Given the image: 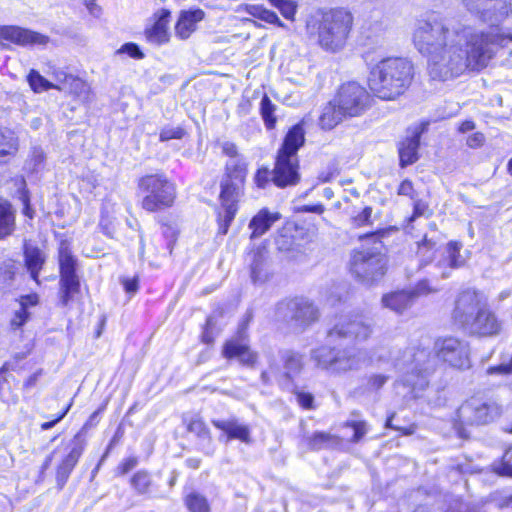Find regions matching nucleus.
Masks as SVG:
<instances>
[{
    "instance_id": "f257e3e1",
    "label": "nucleus",
    "mask_w": 512,
    "mask_h": 512,
    "mask_svg": "<svg viewBox=\"0 0 512 512\" xmlns=\"http://www.w3.org/2000/svg\"><path fill=\"white\" fill-rule=\"evenodd\" d=\"M512 41V34L494 38L474 27L449 28L443 21H421L414 32L418 51L427 57L431 80L445 82L459 77L466 69L485 68L500 47Z\"/></svg>"
},
{
    "instance_id": "f03ea898",
    "label": "nucleus",
    "mask_w": 512,
    "mask_h": 512,
    "mask_svg": "<svg viewBox=\"0 0 512 512\" xmlns=\"http://www.w3.org/2000/svg\"><path fill=\"white\" fill-rule=\"evenodd\" d=\"M353 26V15L343 9H317L306 19V33L327 52H338L344 48Z\"/></svg>"
},
{
    "instance_id": "7ed1b4c3",
    "label": "nucleus",
    "mask_w": 512,
    "mask_h": 512,
    "mask_svg": "<svg viewBox=\"0 0 512 512\" xmlns=\"http://www.w3.org/2000/svg\"><path fill=\"white\" fill-rule=\"evenodd\" d=\"M413 75V64L407 58L388 57L371 66L368 84L378 98L393 100L407 90Z\"/></svg>"
},
{
    "instance_id": "20e7f679",
    "label": "nucleus",
    "mask_w": 512,
    "mask_h": 512,
    "mask_svg": "<svg viewBox=\"0 0 512 512\" xmlns=\"http://www.w3.org/2000/svg\"><path fill=\"white\" fill-rule=\"evenodd\" d=\"M395 368L402 373L399 384L409 389L413 398L420 396L429 385V376L434 371L435 359L424 347H409L394 359Z\"/></svg>"
},
{
    "instance_id": "39448f33",
    "label": "nucleus",
    "mask_w": 512,
    "mask_h": 512,
    "mask_svg": "<svg viewBox=\"0 0 512 512\" xmlns=\"http://www.w3.org/2000/svg\"><path fill=\"white\" fill-rule=\"evenodd\" d=\"M305 143V133L301 124H296L287 132L277 151L273 168L272 183L278 188L295 186L300 182L298 151Z\"/></svg>"
},
{
    "instance_id": "423d86ee",
    "label": "nucleus",
    "mask_w": 512,
    "mask_h": 512,
    "mask_svg": "<svg viewBox=\"0 0 512 512\" xmlns=\"http://www.w3.org/2000/svg\"><path fill=\"white\" fill-rule=\"evenodd\" d=\"M137 189L143 195L141 206L148 212L170 208L176 199L175 184L162 173L140 177Z\"/></svg>"
},
{
    "instance_id": "0eeeda50",
    "label": "nucleus",
    "mask_w": 512,
    "mask_h": 512,
    "mask_svg": "<svg viewBox=\"0 0 512 512\" xmlns=\"http://www.w3.org/2000/svg\"><path fill=\"white\" fill-rule=\"evenodd\" d=\"M311 360L318 368L332 374H342L359 369L366 361V353L355 347L339 349L321 346L311 351Z\"/></svg>"
},
{
    "instance_id": "6e6552de",
    "label": "nucleus",
    "mask_w": 512,
    "mask_h": 512,
    "mask_svg": "<svg viewBox=\"0 0 512 512\" xmlns=\"http://www.w3.org/2000/svg\"><path fill=\"white\" fill-rule=\"evenodd\" d=\"M387 261L378 247L355 250L350 259V271L365 285L378 282L386 273Z\"/></svg>"
},
{
    "instance_id": "1a4fd4ad",
    "label": "nucleus",
    "mask_w": 512,
    "mask_h": 512,
    "mask_svg": "<svg viewBox=\"0 0 512 512\" xmlns=\"http://www.w3.org/2000/svg\"><path fill=\"white\" fill-rule=\"evenodd\" d=\"M464 7L478 20L489 25L484 34L494 38L497 34H512L500 24L508 17L507 0H462Z\"/></svg>"
},
{
    "instance_id": "9d476101",
    "label": "nucleus",
    "mask_w": 512,
    "mask_h": 512,
    "mask_svg": "<svg viewBox=\"0 0 512 512\" xmlns=\"http://www.w3.org/2000/svg\"><path fill=\"white\" fill-rule=\"evenodd\" d=\"M279 321L295 331L302 332L319 318L318 308L308 299L294 298L278 303L275 312Z\"/></svg>"
},
{
    "instance_id": "9b49d317",
    "label": "nucleus",
    "mask_w": 512,
    "mask_h": 512,
    "mask_svg": "<svg viewBox=\"0 0 512 512\" xmlns=\"http://www.w3.org/2000/svg\"><path fill=\"white\" fill-rule=\"evenodd\" d=\"M501 405L491 398L472 397L457 410V417L464 425H486L500 417Z\"/></svg>"
},
{
    "instance_id": "f8f14e48",
    "label": "nucleus",
    "mask_w": 512,
    "mask_h": 512,
    "mask_svg": "<svg viewBox=\"0 0 512 512\" xmlns=\"http://www.w3.org/2000/svg\"><path fill=\"white\" fill-rule=\"evenodd\" d=\"M251 314L239 324L238 330L234 336L226 340L222 347V356L227 360H237L241 365L254 367L258 360V354L250 348L248 325L251 320Z\"/></svg>"
},
{
    "instance_id": "ddd939ff",
    "label": "nucleus",
    "mask_w": 512,
    "mask_h": 512,
    "mask_svg": "<svg viewBox=\"0 0 512 512\" xmlns=\"http://www.w3.org/2000/svg\"><path fill=\"white\" fill-rule=\"evenodd\" d=\"M334 99L347 117L361 115L370 105L369 93L357 82L343 84Z\"/></svg>"
},
{
    "instance_id": "4468645a",
    "label": "nucleus",
    "mask_w": 512,
    "mask_h": 512,
    "mask_svg": "<svg viewBox=\"0 0 512 512\" xmlns=\"http://www.w3.org/2000/svg\"><path fill=\"white\" fill-rule=\"evenodd\" d=\"M435 350L437 357L451 367L464 370L471 366L469 344L464 340L456 337L437 340Z\"/></svg>"
},
{
    "instance_id": "2eb2a0df",
    "label": "nucleus",
    "mask_w": 512,
    "mask_h": 512,
    "mask_svg": "<svg viewBox=\"0 0 512 512\" xmlns=\"http://www.w3.org/2000/svg\"><path fill=\"white\" fill-rule=\"evenodd\" d=\"M225 170L221 181L220 199L238 201L244 188L247 164L243 159H230L226 163Z\"/></svg>"
},
{
    "instance_id": "dca6fc26",
    "label": "nucleus",
    "mask_w": 512,
    "mask_h": 512,
    "mask_svg": "<svg viewBox=\"0 0 512 512\" xmlns=\"http://www.w3.org/2000/svg\"><path fill=\"white\" fill-rule=\"evenodd\" d=\"M61 304L67 306L74 294L80 288L79 278L76 274V259L68 248L59 251Z\"/></svg>"
},
{
    "instance_id": "f3484780",
    "label": "nucleus",
    "mask_w": 512,
    "mask_h": 512,
    "mask_svg": "<svg viewBox=\"0 0 512 512\" xmlns=\"http://www.w3.org/2000/svg\"><path fill=\"white\" fill-rule=\"evenodd\" d=\"M487 306L479 293L472 289H466L459 293L455 300L452 318L463 330L469 322Z\"/></svg>"
},
{
    "instance_id": "a211bd4d",
    "label": "nucleus",
    "mask_w": 512,
    "mask_h": 512,
    "mask_svg": "<svg viewBox=\"0 0 512 512\" xmlns=\"http://www.w3.org/2000/svg\"><path fill=\"white\" fill-rule=\"evenodd\" d=\"M372 333V326L368 319L362 316H348L342 318L330 331L329 338H347L366 340Z\"/></svg>"
},
{
    "instance_id": "6ab92c4d",
    "label": "nucleus",
    "mask_w": 512,
    "mask_h": 512,
    "mask_svg": "<svg viewBox=\"0 0 512 512\" xmlns=\"http://www.w3.org/2000/svg\"><path fill=\"white\" fill-rule=\"evenodd\" d=\"M87 442L82 432H78L67 445L68 453L57 466L56 482L59 489H62L67 483L70 474L82 456Z\"/></svg>"
},
{
    "instance_id": "aec40b11",
    "label": "nucleus",
    "mask_w": 512,
    "mask_h": 512,
    "mask_svg": "<svg viewBox=\"0 0 512 512\" xmlns=\"http://www.w3.org/2000/svg\"><path fill=\"white\" fill-rule=\"evenodd\" d=\"M502 324L494 312L486 306L469 322L464 329L471 336L493 337L501 332Z\"/></svg>"
},
{
    "instance_id": "412c9836",
    "label": "nucleus",
    "mask_w": 512,
    "mask_h": 512,
    "mask_svg": "<svg viewBox=\"0 0 512 512\" xmlns=\"http://www.w3.org/2000/svg\"><path fill=\"white\" fill-rule=\"evenodd\" d=\"M461 248L460 242H449L441 257L431 266L430 273L435 277L446 279L450 277L451 270L464 266L465 260L460 255Z\"/></svg>"
},
{
    "instance_id": "4be33fe9",
    "label": "nucleus",
    "mask_w": 512,
    "mask_h": 512,
    "mask_svg": "<svg viewBox=\"0 0 512 512\" xmlns=\"http://www.w3.org/2000/svg\"><path fill=\"white\" fill-rule=\"evenodd\" d=\"M424 128V126H417L409 129L406 138L399 143V164L402 168L412 165L418 160L420 138Z\"/></svg>"
},
{
    "instance_id": "5701e85b",
    "label": "nucleus",
    "mask_w": 512,
    "mask_h": 512,
    "mask_svg": "<svg viewBox=\"0 0 512 512\" xmlns=\"http://www.w3.org/2000/svg\"><path fill=\"white\" fill-rule=\"evenodd\" d=\"M0 37L20 45L46 44L48 37L17 26L0 27Z\"/></svg>"
},
{
    "instance_id": "b1692460",
    "label": "nucleus",
    "mask_w": 512,
    "mask_h": 512,
    "mask_svg": "<svg viewBox=\"0 0 512 512\" xmlns=\"http://www.w3.org/2000/svg\"><path fill=\"white\" fill-rule=\"evenodd\" d=\"M205 18V12L202 9H192L181 11L178 21L175 25V34L180 39L185 40L196 30L197 23Z\"/></svg>"
},
{
    "instance_id": "393cba45",
    "label": "nucleus",
    "mask_w": 512,
    "mask_h": 512,
    "mask_svg": "<svg viewBox=\"0 0 512 512\" xmlns=\"http://www.w3.org/2000/svg\"><path fill=\"white\" fill-rule=\"evenodd\" d=\"M212 424L217 429L222 430L227 435L228 440L238 439L246 444L251 443L249 426L240 423L236 418L212 420Z\"/></svg>"
},
{
    "instance_id": "a878e982",
    "label": "nucleus",
    "mask_w": 512,
    "mask_h": 512,
    "mask_svg": "<svg viewBox=\"0 0 512 512\" xmlns=\"http://www.w3.org/2000/svg\"><path fill=\"white\" fill-rule=\"evenodd\" d=\"M250 261V277L253 283H263L269 277L267 251L257 248L248 254Z\"/></svg>"
},
{
    "instance_id": "bb28decb",
    "label": "nucleus",
    "mask_w": 512,
    "mask_h": 512,
    "mask_svg": "<svg viewBox=\"0 0 512 512\" xmlns=\"http://www.w3.org/2000/svg\"><path fill=\"white\" fill-rule=\"evenodd\" d=\"M187 422V430L196 435L199 440L200 449L206 455H212L215 451V447L212 443V437L210 430L205 422L198 416L190 418Z\"/></svg>"
},
{
    "instance_id": "cd10ccee",
    "label": "nucleus",
    "mask_w": 512,
    "mask_h": 512,
    "mask_svg": "<svg viewBox=\"0 0 512 512\" xmlns=\"http://www.w3.org/2000/svg\"><path fill=\"white\" fill-rule=\"evenodd\" d=\"M281 219L279 212H271L268 208L261 209L250 220L249 229L252 230L251 239H255L264 235L271 226Z\"/></svg>"
},
{
    "instance_id": "c85d7f7f",
    "label": "nucleus",
    "mask_w": 512,
    "mask_h": 512,
    "mask_svg": "<svg viewBox=\"0 0 512 512\" xmlns=\"http://www.w3.org/2000/svg\"><path fill=\"white\" fill-rule=\"evenodd\" d=\"M281 361L283 362L284 376L292 380L297 377L304 368V355L291 350L285 349L279 352Z\"/></svg>"
},
{
    "instance_id": "c756f323",
    "label": "nucleus",
    "mask_w": 512,
    "mask_h": 512,
    "mask_svg": "<svg viewBox=\"0 0 512 512\" xmlns=\"http://www.w3.org/2000/svg\"><path fill=\"white\" fill-rule=\"evenodd\" d=\"M16 228V211L12 204L0 196V240L12 235Z\"/></svg>"
},
{
    "instance_id": "7c9ffc66",
    "label": "nucleus",
    "mask_w": 512,
    "mask_h": 512,
    "mask_svg": "<svg viewBox=\"0 0 512 512\" xmlns=\"http://www.w3.org/2000/svg\"><path fill=\"white\" fill-rule=\"evenodd\" d=\"M25 265L33 280L38 281V275L45 262L43 252L29 242L24 243Z\"/></svg>"
},
{
    "instance_id": "2f4dec72",
    "label": "nucleus",
    "mask_w": 512,
    "mask_h": 512,
    "mask_svg": "<svg viewBox=\"0 0 512 512\" xmlns=\"http://www.w3.org/2000/svg\"><path fill=\"white\" fill-rule=\"evenodd\" d=\"M412 303V294L408 290L393 292L382 297L383 306L399 314L408 309Z\"/></svg>"
},
{
    "instance_id": "473e14b6",
    "label": "nucleus",
    "mask_w": 512,
    "mask_h": 512,
    "mask_svg": "<svg viewBox=\"0 0 512 512\" xmlns=\"http://www.w3.org/2000/svg\"><path fill=\"white\" fill-rule=\"evenodd\" d=\"M346 117L344 111L338 107L336 100L333 99L323 108L319 122L323 129L330 130Z\"/></svg>"
},
{
    "instance_id": "72a5a7b5",
    "label": "nucleus",
    "mask_w": 512,
    "mask_h": 512,
    "mask_svg": "<svg viewBox=\"0 0 512 512\" xmlns=\"http://www.w3.org/2000/svg\"><path fill=\"white\" fill-rule=\"evenodd\" d=\"M170 13L163 11L161 17L155 22V24L145 31L147 41L153 44L160 45L167 41L166 23Z\"/></svg>"
},
{
    "instance_id": "f704fd0d",
    "label": "nucleus",
    "mask_w": 512,
    "mask_h": 512,
    "mask_svg": "<svg viewBox=\"0 0 512 512\" xmlns=\"http://www.w3.org/2000/svg\"><path fill=\"white\" fill-rule=\"evenodd\" d=\"M221 211L218 213L219 218V233L226 234L229 226L233 221L237 212V201L221 199Z\"/></svg>"
},
{
    "instance_id": "c9c22d12",
    "label": "nucleus",
    "mask_w": 512,
    "mask_h": 512,
    "mask_svg": "<svg viewBox=\"0 0 512 512\" xmlns=\"http://www.w3.org/2000/svg\"><path fill=\"white\" fill-rule=\"evenodd\" d=\"M307 446L311 450L328 449L339 444L338 438L327 432H315L305 438Z\"/></svg>"
},
{
    "instance_id": "e433bc0d",
    "label": "nucleus",
    "mask_w": 512,
    "mask_h": 512,
    "mask_svg": "<svg viewBox=\"0 0 512 512\" xmlns=\"http://www.w3.org/2000/svg\"><path fill=\"white\" fill-rule=\"evenodd\" d=\"M18 150V139L9 129L0 130V162H5L6 157L13 155Z\"/></svg>"
},
{
    "instance_id": "4c0bfd02",
    "label": "nucleus",
    "mask_w": 512,
    "mask_h": 512,
    "mask_svg": "<svg viewBox=\"0 0 512 512\" xmlns=\"http://www.w3.org/2000/svg\"><path fill=\"white\" fill-rule=\"evenodd\" d=\"M275 110L276 106L272 103L270 98L266 94H264L260 102V114L267 129H273L275 127Z\"/></svg>"
},
{
    "instance_id": "58836bf2",
    "label": "nucleus",
    "mask_w": 512,
    "mask_h": 512,
    "mask_svg": "<svg viewBox=\"0 0 512 512\" xmlns=\"http://www.w3.org/2000/svg\"><path fill=\"white\" fill-rule=\"evenodd\" d=\"M27 81L31 87V89L36 92L40 93L43 91H47L51 88H54V84L49 82L47 79H45L40 73L34 69H32L28 76Z\"/></svg>"
},
{
    "instance_id": "ea45409f",
    "label": "nucleus",
    "mask_w": 512,
    "mask_h": 512,
    "mask_svg": "<svg viewBox=\"0 0 512 512\" xmlns=\"http://www.w3.org/2000/svg\"><path fill=\"white\" fill-rule=\"evenodd\" d=\"M185 503L190 512H210L207 499L201 494H189L185 499Z\"/></svg>"
},
{
    "instance_id": "a19ab883",
    "label": "nucleus",
    "mask_w": 512,
    "mask_h": 512,
    "mask_svg": "<svg viewBox=\"0 0 512 512\" xmlns=\"http://www.w3.org/2000/svg\"><path fill=\"white\" fill-rule=\"evenodd\" d=\"M436 242L425 236L421 242L418 243V253L421 257L420 267L423 268L431 262V256L434 254Z\"/></svg>"
},
{
    "instance_id": "79ce46f5",
    "label": "nucleus",
    "mask_w": 512,
    "mask_h": 512,
    "mask_svg": "<svg viewBox=\"0 0 512 512\" xmlns=\"http://www.w3.org/2000/svg\"><path fill=\"white\" fill-rule=\"evenodd\" d=\"M130 482L138 494H146L151 486V477L145 471H138L133 475Z\"/></svg>"
},
{
    "instance_id": "37998d69",
    "label": "nucleus",
    "mask_w": 512,
    "mask_h": 512,
    "mask_svg": "<svg viewBox=\"0 0 512 512\" xmlns=\"http://www.w3.org/2000/svg\"><path fill=\"white\" fill-rule=\"evenodd\" d=\"M268 2L288 20H294L296 14L297 5L292 0H268Z\"/></svg>"
},
{
    "instance_id": "c03bdc74",
    "label": "nucleus",
    "mask_w": 512,
    "mask_h": 512,
    "mask_svg": "<svg viewBox=\"0 0 512 512\" xmlns=\"http://www.w3.org/2000/svg\"><path fill=\"white\" fill-rule=\"evenodd\" d=\"M186 135V131L181 126L166 125L160 130L159 139L161 142H166L172 139H182Z\"/></svg>"
},
{
    "instance_id": "a18cd8bd",
    "label": "nucleus",
    "mask_w": 512,
    "mask_h": 512,
    "mask_svg": "<svg viewBox=\"0 0 512 512\" xmlns=\"http://www.w3.org/2000/svg\"><path fill=\"white\" fill-rule=\"evenodd\" d=\"M273 169L267 167L259 168L254 176V182L258 188L264 189L272 182Z\"/></svg>"
},
{
    "instance_id": "49530a36",
    "label": "nucleus",
    "mask_w": 512,
    "mask_h": 512,
    "mask_svg": "<svg viewBox=\"0 0 512 512\" xmlns=\"http://www.w3.org/2000/svg\"><path fill=\"white\" fill-rule=\"evenodd\" d=\"M372 211H373L372 207L366 206L365 208L362 209V211H360L356 215L352 216V218H351L352 224L355 227H363L366 225H370L372 223L371 222Z\"/></svg>"
},
{
    "instance_id": "de8ad7c7",
    "label": "nucleus",
    "mask_w": 512,
    "mask_h": 512,
    "mask_svg": "<svg viewBox=\"0 0 512 512\" xmlns=\"http://www.w3.org/2000/svg\"><path fill=\"white\" fill-rule=\"evenodd\" d=\"M346 425L351 427L354 431L351 439L353 442H359L367 432L366 423L364 421H351L347 422Z\"/></svg>"
},
{
    "instance_id": "09e8293b",
    "label": "nucleus",
    "mask_w": 512,
    "mask_h": 512,
    "mask_svg": "<svg viewBox=\"0 0 512 512\" xmlns=\"http://www.w3.org/2000/svg\"><path fill=\"white\" fill-rule=\"evenodd\" d=\"M408 291L412 294V299L414 300L418 296L427 295L436 290L430 287L427 280H421L416 284V286L413 289Z\"/></svg>"
},
{
    "instance_id": "8fccbe9b",
    "label": "nucleus",
    "mask_w": 512,
    "mask_h": 512,
    "mask_svg": "<svg viewBox=\"0 0 512 512\" xmlns=\"http://www.w3.org/2000/svg\"><path fill=\"white\" fill-rule=\"evenodd\" d=\"M259 19L270 24H275L279 27H284V24L279 19L278 15L275 12L270 11L266 8H264V10L261 11V14H259Z\"/></svg>"
},
{
    "instance_id": "3c124183",
    "label": "nucleus",
    "mask_w": 512,
    "mask_h": 512,
    "mask_svg": "<svg viewBox=\"0 0 512 512\" xmlns=\"http://www.w3.org/2000/svg\"><path fill=\"white\" fill-rule=\"evenodd\" d=\"M119 52L126 53L134 59H142L144 57V54L142 53L138 45H136L135 43L124 44L119 50Z\"/></svg>"
},
{
    "instance_id": "603ef678",
    "label": "nucleus",
    "mask_w": 512,
    "mask_h": 512,
    "mask_svg": "<svg viewBox=\"0 0 512 512\" xmlns=\"http://www.w3.org/2000/svg\"><path fill=\"white\" fill-rule=\"evenodd\" d=\"M45 153L40 147H35L32 150L30 162L33 164V170L37 171L44 163Z\"/></svg>"
},
{
    "instance_id": "864d4df0",
    "label": "nucleus",
    "mask_w": 512,
    "mask_h": 512,
    "mask_svg": "<svg viewBox=\"0 0 512 512\" xmlns=\"http://www.w3.org/2000/svg\"><path fill=\"white\" fill-rule=\"evenodd\" d=\"M296 399L299 405L302 406L303 408H313L314 397L312 394L303 391L296 392Z\"/></svg>"
},
{
    "instance_id": "5fc2aeb1",
    "label": "nucleus",
    "mask_w": 512,
    "mask_h": 512,
    "mask_svg": "<svg viewBox=\"0 0 512 512\" xmlns=\"http://www.w3.org/2000/svg\"><path fill=\"white\" fill-rule=\"evenodd\" d=\"M27 318L28 312L26 308L22 305L19 311H17L14 317L12 318L11 325L15 328H19L27 321Z\"/></svg>"
},
{
    "instance_id": "6e6d98bb",
    "label": "nucleus",
    "mask_w": 512,
    "mask_h": 512,
    "mask_svg": "<svg viewBox=\"0 0 512 512\" xmlns=\"http://www.w3.org/2000/svg\"><path fill=\"white\" fill-rule=\"evenodd\" d=\"M215 325V321L213 316H209L206 320V325L204 328V331L202 333V340L203 342L210 344L214 341V337L212 335V327Z\"/></svg>"
},
{
    "instance_id": "4d7b16f0",
    "label": "nucleus",
    "mask_w": 512,
    "mask_h": 512,
    "mask_svg": "<svg viewBox=\"0 0 512 512\" xmlns=\"http://www.w3.org/2000/svg\"><path fill=\"white\" fill-rule=\"evenodd\" d=\"M398 194L402 196H408L411 199L414 198V188L410 180H403L398 187Z\"/></svg>"
},
{
    "instance_id": "13d9d810",
    "label": "nucleus",
    "mask_w": 512,
    "mask_h": 512,
    "mask_svg": "<svg viewBox=\"0 0 512 512\" xmlns=\"http://www.w3.org/2000/svg\"><path fill=\"white\" fill-rule=\"evenodd\" d=\"M484 142H485V136H484V134H482L480 132H476L467 138V145L470 148L481 147L484 144Z\"/></svg>"
},
{
    "instance_id": "bf43d9fd",
    "label": "nucleus",
    "mask_w": 512,
    "mask_h": 512,
    "mask_svg": "<svg viewBox=\"0 0 512 512\" xmlns=\"http://www.w3.org/2000/svg\"><path fill=\"white\" fill-rule=\"evenodd\" d=\"M71 405H72V403H70L64 409V411L61 414H59L54 420L42 423L41 429L45 431V430H49V429L53 428L57 423H59L66 416L69 409L71 408Z\"/></svg>"
},
{
    "instance_id": "052dcab7",
    "label": "nucleus",
    "mask_w": 512,
    "mask_h": 512,
    "mask_svg": "<svg viewBox=\"0 0 512 512\" xmlns=\"http://www.w3.org/2000/svg\"><path fill=\"white\" fill-rule=\"evenodd\" d=\"M388 380V377L382 374L372 375L369 378V386L373 389H380Z\"/></svg>"
},
{
    "instance_id": "680f3d73",
    "label": "nucleus",
    "mask_w": 512,
    "mask_h": 512,
    "mask_svg": "<svg viewBox=\"0 0 512 512\" xmlns=\"http://www.w3.org/2000/svg\"><path fill=\"white\" fill-rule=\"evenodd\" d=\"M137 463H138V461H137V458H135V457H130V458L125 459L122 462V464L119 466L120 473L121 474L128 473L130 470H132L133 468L136 467Z\"/></svg>"
},
{
    "instance_id": "e2e57ef3",
    "label": "nucleus",
    "mask_w": 512,
    "mask_h": 512,
    "mask_svg": "<svg viewBox=\"0 0 512 512\" xmlns=\"http://www.w3.org/2000/svg\"><path fill=\"white\" fill-rule=\"evenodd\" d=\"M123 287L127 293L134 294L138 290V279L134 278H126L122 281Z\"/></svg>"
},
{
    "instance_id": "0e129e2a",
    "label": "nucleus",
    "mask_w": 512,
    "mask_h": 512,
    "mask_svg": "<svg viewBox=\"0 0 512 512\" xmlns=\"http://www.w3.org/2000/svg\"><path fill=\"white\" fill-rule=\"evenodd\" d=\"M509 369L510 368H509L508 363L500 364L497 366H491L487 369V374H489V375H494V374L509 375L510 374Z\"/></svg>"
},
{
    "instance_id": "69168bd1",
    "label": "nucleus",
    "mask_w": 512,
    "mask_h": 512,
    "mask_svg": "<svg viewBox=\"0 0 512 512\" xmlns=\"http://www.w3.org/2000/svg\"><path fill=\"white\" fill-rule=\"evenodd\" d=\"M325 207L322 204L303 205L298 209L300 212L322 214Z\"/></svg>"
},
{
    "instance_id": "338daca9",
    "label": "nucleus",
    "mask_w": 512,
    "mask_h": 512,
    "mask_svg": "<svg viewBox=\"0 0 512 512\" xmlns=\"http://www.w3.org/2000/svg\"><path fill=\"white\" fill-rule=\"evenodd\" d=\"M495 472L500 476L512 477V464L501 463L495 467Z\"/></svg>"
},
{
    "instance_id": "774afa93",
    "label": "nucleus",
    "mask_w": 512,
    "mask_h": 512,
    "mask_svg": "<svg viewBox=\"0 0 512 512\" xmlns=\"http://www.w3.org/2000/svg\"><path fill=\"white\" fill-rule=\"evenodd\" d=\"M496 506L499 509L512 508V495L503 496L496 500Z\"/></svg>"
}]
</instances>
